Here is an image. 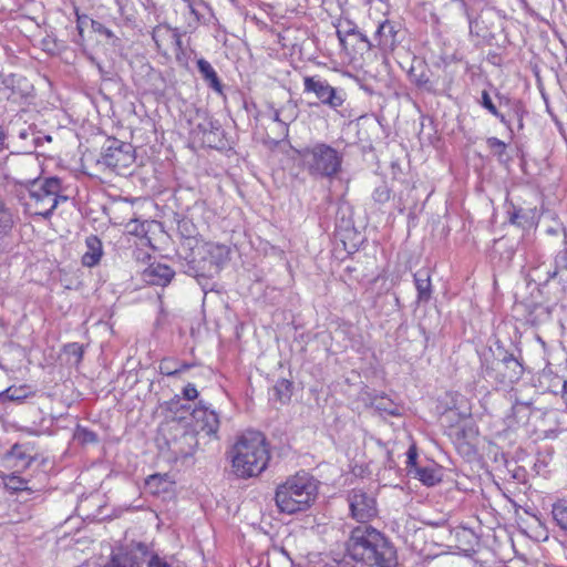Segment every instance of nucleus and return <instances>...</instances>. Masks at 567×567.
I'll use <instances>...</instances> for the list:
<instances>
[{
    "label": "nucleus",
    "instance_id": "obj_31",
    "mask_svg": "<svg viewBox=\"0 0 567 567\" xmlns=\"http://www.w3.org/2000/svg\"><path fill=\"white\" fill-rule=\"evenodd\" d=\"M190 368L187 363H181L177 360L173 358H167L162 360L159 364V370L162 374H165L167 377H173L182 373L185 370H188Z\"/></svg>",
    "mask_w": 567,
    "mask_h": 567
},
{
    "label": "nucleus",
    "instance_id": "obj_42",
    "mask_svg": "<svg viewBox=\"0 0 567 567\" xmlns=\"http://www.w3.org/2000/svg\"><path fill=\"white\" fill-rule=\"evenodd\" d=\"M260 114H261L262 120H269L272 124L281 123L280 110H276L271 105H268L267 110L262 111Z\"/></svg>",
    "mask_w": 567,
    "mask_h": 567
},
{
    "label": "nucleus",
    "instance_id": "obj_26",
    "mask_svg": "<svg viewBox=\"0 0 567 567\" xmlns=\"http://www.w3.org/2000/svg\"><path fill=\"white\" fill-rule=\"evenodd\" d=\"M141 559L133 553H116L111 556L105 567H141Z\"/></svg>",
    "mask_w": 567,
    "mask_h": 567
},
{
    "label": "nucleus",
    "instance_id": "obj_58",
    "mask_svg": "<svg viewBox=\"0 0 567 567\" xmlns=\"http://www.w3.org/2000/svg\"><path fill=\"white\" fill-rule=\"evenodd\" d=\"M138 549H140L143 554H145V553H146V546H145V545H143V544H138Z\"/></svg>",
    "mask_w": 567,
    "mask_h": 567
},
{
    "label": "nucleus",
    "instance_id": "obj_5",
    "mask_svg": "<svg viewBox=\"0 0 567 567\" xmlns=\"http://www.w3.org/2000/svg\"><path fill=\"white\" fill-rule=\"evenodd\" d=\"M198 430L184 420H171L159 427L158 446L169 453V458L177 461L193 456L198 446Z\"/></svg>",
    "mask_w": 567,
    "mask_h": 567
},
{
    "label": "nucleus",
    "instance_id": "obj_4",
    "mask_svg": "<svg viewBox=\"0 0 567 567\" xmlns=\"http://www.w3.org/2000/svg\"><path fill=\"white\" fill-rule=\"evenodd\" d=\"M229 257V248L216 243H196L185 255L184 272L196 278L206 288L209 280L219 274Z\"/></svg>",
    "mask_w": 567,
    "mask_h": 567
},
{
    "label": "nucleus",
    "instance_id": "obj_59",
    "mask_svg": "<svg viewBox=\"0 0 567 567\" xmlns=\"http://www.w3.org/2000/svg\"><path fill=\"white\" fill-rule=\"evenodd\" d=\"M292 385V383L286 379V390H289V388Z\"/></svg>",
    "mask_w": 567,
    "mask_h": 567
},
{
    "label": "nucleus",
    "instance_id": "obj_21",
    "mask_svg": "<svg viewBox=\"0 0 567 567\" xmlns=\"http://www.w3.org/2000/svg\"><path fill=\"white\" fill-rule=\"evenodd\" d=\"M414 285L417 291V302H429L432 297V285L427 269H420L414 275Z\"/></svg>",
    "mask_w": 567,
    "mask_h": 567
},
{
    "label": "nucleus",
    "instance_id": "obj_62",
    "mask_svg": "<svg viewBox=\"0 0 567 567\" xmlns=\"http://www.w3.org/2000/svg\"><path fill=\"white\" fill-rule=\"evenodd\" d=\"M468 21H470V27L472 28L473 25V21L471 20V18L468 17Z\"/></svg>",
    "mask_w": 567,
    "mask_h": 567
},
{
    "label": "nucleus",
    "instance_id": "obj_16",
    "mask_svg": "<svg viewBox=\"0 0 567 567\" xmlns=\"http://www.w3.org/2000/svg\"><path fill=\"white\" fill-rule=\"evenodd\" d=\"M192 423L196 430L205 432L207 435L216 434L219 429V419L215 411L200 406L193 410Z\"/></svg>",
    "mask_w": 567,
    "mask_h": 567
},
{
    "label": "nucleus",
    "instance_id": "obj_44",
    "mask_svg": "<svg viewBox=\"0 0 567 567\" xmlns=\"http://www.w3.org/2000/svg\"><path fill=\"white\" fill-rule=\"evenodd\" d=\"M486 143L488 147L495 150L496 154H498L499 156L503 155L506 150V144L503 141L498 140L497 137H488L486 140Z\"/></svg>",
    "mask_w": 567,
    "mask_h": 567
},
{
    "label": "nucleus",
    "instance_id": "obj_15",
    "mask_svg": "<svg viewBox=\"0 0 567 567\" xmlns=\"http://www.w3.org/2000/svg\"><path fill=\"white\" fill-rule=\"evenodd\" d=\"M142 276L148 285L166 287L175 277V270L166 264L152 262Z\"/></svg>",
    "mask_w": 567,
    "mask_h": 567
},
{
    "label": "nucleus",
    "instance_id": "obj_17",
    "mask_svg": "<svg viewBox=\"0 0 567 567\" xmlns=\"http://www.w3.org/2000/svg\"><path fill=\"white\" fill-rule=\"evenodd\" d=\"M563 231L565 236V247L555 256L554 269L548 270L546 282L549 279L557 278L563 286H567V234L565 229H563Z\"/></svg>",
    "mask_w": 567,
    "mask_h": 567
},
{
    "label": "nucleus",
    "instance_id": "obj_3",
    "mask_svg": "<svg viewBox=\"0 0 567 567\" xmlns=\"http://www.w3.org/2000/svg\"><path fill=\"white\" fill-rule=\"evenodd\" d=\"M233 472L240 478H249L262 473L270 460L266 437L258 431L243 433L229 452Z\"/></svg>",
    "mask_w": 567,
    "mask_h": 567
},
{
    "label": "nucleus",
    "instance_id": "obj_7",
    "mask_svg": "<svg viewBox=\"0 0 567 567\" xmlns=\"http://www.w3.org/2000/svg\"><path fill=\"white\" fill-rule=\"evenodd\" d=\"M317 481L306 471L286 480V514L303 512L317 495Z\"/></svg>",
    "mask_w": 567,
    "mask_h": 567
},
{
    "label": "nucleus",
    "instance_id": "obj_43",
    "mask_svg": "<svg viewBox=\"0 0 567 567\" xmlns=\"http://www.w3.org/2000/svg\"><path fill=\"white\" fill-rule=\"evenodd\" d=\"M509 221L513 225L523 226L524 220H526V215L523 210V208H516L514 207L513 212H509Z\"/></svg>",
    "mask_w": 567,
    "mask_h": 567
},
{
    "label": "nucleus",
    "instance_id": "obj_11",
    "mask_svg": "<svg viewBox=\"0 0 567 567\" xmlns=\"http://www.w3.org/2000/svg\"><path fill=\"white\" fill-rule=\"evenodd\" d=\"M7 462L11 463L18 470H25L34 463L43 464L45 458L40 455L34 443H16L6 454Z\"/></svg>",
    "mask_w": 567,
    "mask_h": 567
},
{
    "label": "nucleus",
    "instance_id": "obj_41",
    "mask_svg": "<svg viewBox=\"0 0 567 567\" xmlns=\"http://www.w3.org/2000/svg\"><path fill=\"white\" fill-rule=\"evenodd\" d=\"M91 28L94 32L104 35L107 39L115 38L114 33L106 28L102 22L96 20H90Z\"/></svg>",
    "mask_w": 567,
    "mask_h": 567
},
{
    "label": "nucleus",
    "instance_id": "obj_60",
    "mask_svg": "<svg viewBox=\"0 0 567 567\" xmlns=\"http://www.w3.org/2000/svg\"><path fill=\"white\" fill-rule=\"evenodd\" d=\"M281 393H282L281 391L276 392V399H277V400H280V395H281Z\"/></svg>",
    "mask_w": 567,
    "mask_h": 567
},
{
    "label": "nucleus",
    "instance_id": "obj_36",
    "mask_svg": "<svg viewBox=\"0 0 567 567\" xmlns=\"http://www.w3.org/2000/svg\"><path fill=\"white\" fill-rule=\"evenodd\" d=\"M73 439L82 445L96 443L99 441L97 434L95 432L80 425L76 426Z\"/></svg>",
    "mask_w": 567,
    "mask_h": 567
},
{
    "label": "nucleus",
    "instance_id": "obj_47",
    "mask_svg": "<svg viewBox=\"0 0 567 567\" xmlns=\"http://www.w3.org/2000/svg\"><path fill=\"white\" fill-rule=\"evenodd\" d=\"M354 37L358 38V40L362 43H364L367 45V48L369 50L373 49L374 48V42H373V39L370 40L363 32H361L359 29H358V33H354L353 34Z\"/></svg>",
    "mask_w": 567,
    "mask_h": 567
},
{
    "label": "nucleus",
    "instance_id": "obj_9",
    "mask_svg": "<svg viewBox=\"0 0 567 567\" xmlns=\"http://www.w3.org/2000/svg\"><path fill=\"white\" fill-rule=\"evenodd\" d=\"M305 93H313L319 102L337 111L346 102V93L331 86L327 80L319 76L303 78Z\"/></svg>",
    "mask_w": 567,
    "mask_h": 567
},
{
    "label": "nucleus",
    "instance_id": "obj_37",
    "mask_svg": "<svg viewBox=\"0 0 567 567\" xmlns=\"http://www.w3.org/2000/svg\"><path fill=\"white\" fill-rule=\"evenodd\" d=\"M63 351L70 358H73L72 363L79 364L83 358L84 349L83 346L78 342L68 343L64 346ZM71 361V359H69Z\"/></svg>",
    "mask_w": 567,
    "mask_h": 567
},
{
    "label": "nucleus",
    "instance_id": "obj_49",
    "mask_svg": "<svg viewBox=\"0 0 567 567\" xmlns=\"http://www.w3.org/2000/svg\"><path fill=\"white\" fill-rule=\"evenodd\" d=\"M390 405H391V406H390V408H388V406L383 405V403H382V402H380V403L377 405V408H378L379 410H383V411L388 412V413H389V414H391V415H399V414H400V412H399V408H398L396 405H394L392 402L390 403Z\"/></svg>",
    "mask_w": 567,
    "mask_h": 567
},
{
    "label": "nucleus",
    "instance_id": "obj_1",
    "mask_svg": "<svg viewBox=\"0 0 567 567\" xmlns=\"http://www.w3.org/2000/svg\"><path fill=\"white\" fill-rule=\"evenodd\" d=\"M16 172L21 176L16 183L23 186L28 192V199L23 203L24 210L33 216H40L48 219L53 214L59 202L66 200V196H61V179L58 177H47L41 179L38 173V158L32 154L16 155L11 159Z\"/></svg>",
    "mask_w": 567,
    "mask_h": 567
},
{
    "label": "nucleus",
    "instance_id": "obj_23",
    "mask_svg": "<svg viewBox=\"0 0 567 567\" xmlns=\"http://www.w3.org/2000/svg\"><path fill=\"white\" fill-rule=\"evenodd\" d=\"M409 475L417 478L425 486H434L442 481L441 471L434 466H421L409 470Z\"/></svg>",
    "mask_w": 567,
    "mask_h": 567
},
{
    "label": "nucleus",
    "instance_id": "obj_30",
    "mask_svg": "<svg viewBox=\"0 0 567 567\" xmlns=\"http://www.w3.org/2000/svg\"><path fill=\"white\" fill-rule=\"evenodd\" d=\"M28 481L16 475L9 474L3 476V485L7 489L11 492H27L28 494L32 493V488L28 486Z\"/></svg>",
    "mask_w": 567,
    "mask_h": 567
},
{
    "label": "nucleus",
    "instance_id": "obj_46",
    "mask_svg": "<svg viewBox=\"0 0 567 567\" xmlns=\"http://www.w3.org/2000/svg\"><path fill=\"white\" fill-rule=\"evenodd\" d=\"M513 117L516 120L517 122V127L520 130L523 128V114H524V111L522 109V105L518 103L515 105V107L513 109Z\"/></svg>",
    "mask_w": 567,
    "mask_h": 567
},
{
    "label": "nucleus",
    "instance_id": "obj_14",
    "mask_svg": "<svg viewBox=\"0 0 567 567\" xmlns=\"http://www.w3.org/2000/svg\"><path fill=\"white\" fill-rule=\"evenodd\" d=\"M398 33L399 30L392 21L384 20L380 22L373 35L374 48L382 51H393L399 43Z\"/></svg>",
    "mask_w": 567,
    "mask_h": 567
},
{
    "label": "nucleus",
    "instance_id": "obj_38",
    "mask_svg": "<svg viewBox=\"0 0 567 567\" xmlns=\"http://www.w3.org/2000/svg\"><path fill=\"white\" fill-rule=\"evenodd\" d=\"M372 198L378 204H385L391 198L390 187L386 184H381L373 190Z\"/></svg>",
    "mask_w": 567,
    "mask_h": 567
},
{
    "label": "nucleus",
    "instance_id": "obj_28",
    "mask_svg": "<svg viewBox=\"0 0 567 567\" xmlns=\"http://www.w3.org/2000/svg\"><path fill=\"white\" fill-rule=\"evenodd\" d=\"M409 78L417 89L430 93L435 92L434 83L430 80V76L424 69L417 72V69L412 66L409 71Z\"/></svg>",
    "mask_w": 567,
    "mask_h": 567
},
{
    "label": "nucleus",
    "instance_id": "obj_2",
    "mask_svg": "<svg viewBox=\"0 0 567 567\" xmlns=\"http://www.w3.org/2000/svg\"><path fill=\"white\" fill-rule=\"evenodd\" d=\"M347 555L365 567H398V553L392 542L371 525L354 527L344 543Z\"/></svg>",
    "mask_w": 567,
    "mask_h": 567
},
{
    "label": "nucleus",
    "instance_id": "obj_52",
    "mask_svg": "<svg viewBox=\"0 0 567 567\" xmlns=\"http://www.w3.org/2000/svg\"><path fill=\"white\" fill-rule=\"evenodd\" d=\"M6 140H7V134H6L4 130L2 128V126H0V152L8 148V146L6 144Z\"/></svg>",
    "mask_w": 567,
    "mask_h": 567
},
{
    "label": "nucleus",
    "instance_id": "obj_57",
    "mask_svg": "<svg viewBox=\"0 0 567 567\" xmlns=\"http://www.w3.org/2000/svg\"><path fill=\"white\" fill-rule=\"evenodd\" d=\"M182 390H196L193 383H187Z\"/></svg>",
    "mask_w": 567,
    "mask_h": 567
},
{
    "label": "nucleus",
    "instance_id": "obj_55",
    "mask_svg": "<svg viewBox=\"0 0 567 567\" xmlns=\"http://www.w3.org/2000/svg\"><path fill=\"white\" fill-rule=\"evenodd\" d=\"M159 480H161L159 475H157V474H155V475H151V476L148 477V480L146 481V484H147L148 486H151L153 483H155V482H157V481H159Z\"/></svg>",
    "mask_w": 567,
    "mask_h": 567
},
{
    "label": "nucleus",
    "instance_id": "obj_50",
    "mask_svg": "<svg viewBox=\"0 0 567 567\" xmlns=\"http://www.w3.org/2000/svg\"><path fill=\"white\" fill-rule=\"evenodd\" d=\"M169 42L174 45L175 51H184L182 37L177 30H176V37H172Z\"/></svg>",
    "mask_w": 567,
    "mask_h": 567
},
{
    "label": "nucleus",
    "instance_id": "obj_54",
    "mask_svg": "<svg viewBox=\"0 0 567 567\" xmlns=\"http://www.w3.org/2000/svg\"><path fill=\"white\" fill-rule=\"evenodd\" d=\"M175 55H176V61L179 64H182V65L186 64V58H185L184 51H175Z\"/></svg>",
    "mask_w": 567,
    "mask_h": 567
},
{
    "label": "nucleus",
    "instance_id": "obj_56",
    "mask_svg": "<svg viewBox=\"0 0 567 567\" xmlns=\"http://www.w3.org/2000/svg\"><path fill=\"white\" fill-rule=\"evenodd\" d=\"M28 136H29V132H28V130H25V128H24V130H21V131L19 132V137H20V138L25 140Z\"/></svg>",
    "mask_w": 567,
    "mask_h": 567
},
{
    "label": "nucleus",
    "instance_id": "obj_6",
    "mask_svg": "<svg viewBox=\"0 0 567 567\" xmlns=\"http://www.w3.org/2000/svg\"><path fill=\"white\" fill-rule=\"evenodd\" d=\"M292 159L299 158L302 166L307 167L312 175L331 177L341 167L342 158L338 152L329 145L318 144L313 148L295 150L291 147ZM286 155L288 152L286 151Z\"/></svg>",
    "mask_w": 567,
    "mask_h": 567
},
{
    "label": "nucleus",
    "instance_id": "obj_39",
    "mask_svg": "<svg viewBox=\"0 0 567 567\" xmlns=\"http://www.w3.org/2000/svg\"><path fill=\"white\" fill-rule=\"evenodd\" d=\"M34 392H28L23 395H13V394H9V392H0V405L4 406L7 405L8 403H12V402H16V403H22L23 400H25L27 398H29L30 394H33Z\"/></svg>",
    "mask_w": 567,
    "mask_h": 567
},
{
    "label": "nucleus",
    "instance_id": "obj_10",
    "mask_svg": "<svg viewBox=\"0 0 567 567\" xmlns=\"http://www.w3.org/2000/svg\"><path fill=\"white\" fill-rule=\"evenodd\" d=\"M351 515L360 523H367L377 516V501L374 496L362 488H353L348 495Z\"/></svg>",
    "mask_w": 567,
    "mask_h": 567
},
{
    "label": "nucleus",
    "instance_id": "obj_8",
    "mask_svg": "<svg viewBox=\"0 0 567 567\" xmlns=\"http://www.w3.org/2000/svg\"><path fill=\"white\" fill-rule=\"evenodd\" d=\"M135 161L134 148L130 143L109 138L97 164H103L118 175H126Z\"/></svg>",
    "mask_w": 567,
    "mask_h": 567
},
{
    "label": "nucleus",
    "instance_id": "obj_35",
    "mask_svg": "<svg viewBox=\"0 0 567 567\" xmlns=\"http://www.w3.org/2000/svg\"><path fill=\"white\" fill-rule=\"evenodd\" d=\"M481 103H482L483 107L488 110L493 115L497 116L499 118V121L509 128L511 132L513 131L511 127L512 120L507 118L504 114H501L497 111V109H496L495 104L493 103L487 91L482 92V102Z\"/></svg>",
    "mask_w": 567,
    "mask_h": 567
},
{
    "label": "nucleus",
    "instance_id": "obj_27",
    "mask_svg": "<svg viewBox=\"0 0 567 567\" xmlns=\"http://www.w3.org/2000/svg\"><path fill=\"white\" fill-rule=\"evenodd\" d=\"M551 516L555 524L567 536V499H558L553 504Z\"/></svg>",
    "mask_w": 567,
    "mask_h": 567
},
{
    "label": "nucleus",
    "instance_id": "obj_18",
    "mask_svg": "<svg viewBox=\"0 0 567 567\" xmlns=\"http://www.w3.org/2000/svg\"><path fill=\"white\" fill-rule=\"evenodd\" d=\"M511 415L517 423H526L533 412L534 401L532 399H520L516 395L509 396Z\"/></svg>",
    "mask_w": 567,
    "mask_h": 567
},
{
    "label": "nucleus",
    "instance_id": "obj_34",
    "mask_svg": "<svg viewBox=\"0 0 567 567\" xmlns=\"http://www.w3.org/2000/svg\"><path fill=\"white\" fill-rule=\"evenodd\" d=\"M358 33L357 24L350 19L339 21L337 25V37L342 48H346V38Z\"/></svg>",
    "mask_w": 567,
    "mask_h": 567
},
{
    "label": "nucleus",
    "instance_id": "obj_40",
    "mask_svg": "<svg viewBox=\"0 0 567 567\" xmlns=\"http://www.w3.org/2000/svg\"><path fill=\"white\" fill-rule=\"evenodd\" d=\"M414 467H421L417 464V449L415 444L410 445L406 452V471L413 470Z\"/></svg>",
    "mask_w": 567,
    "mask_h": 567
},
{
    "label": "nucleus",
    "instance_id": "obj_19",
    "mask_svg": "<svg viewBox=\"0 0 567 567\" xmlns=\"http://www.w3.org/2000/svg\"><path fill=\"white\" fill-rule=\"evenodd\" d=\"M440 402L439 409L442 413L451 410H456L460 415L471 414V409L467 403L463 401L461 392H444V398L437 399Z\"/></svg>",
    "mask_w": 567,
    "mask_h": 567
},
{
    "label": "nucleus",
    "instance_id": "obj_20",
    "mask_svg": "<svg viewBox=\"0 0 567 567\" xmlns=\"http://www.w3.org/2000/svg\"><path fill=\"white\" fill-rule=\"evenodd\" d=\"M85 245L87 250L82 256V264L86 267H94L103 255L102 241L97 236L91 235L86 237Z\"/></svg>",
    "mask_w": 567,
    "mask_h": 567
},
{
    "label": "nucleus",
    "instance_id": "obj_63",
    "mask_svg": "<svg viewBox=\"0 0 567 567\" xmlns=\"http://www.w3.org/2000/svg\"><path fill=\"white\" fill-rule=\"evenodd\" d=\"M285 556H286V558H288L289 560H291L287 551L285 553Z\"/></svg>",
    "mask_w": 567,
    "mask_h": 567
},
{
    "label": "nucleus",
    "instance_id": "obj_22",
    "mask_svg": "<svg viewBox=\"0 0 567 567\" xmlns=\"http://www.w3.org/2000/svg\"><path fill=\"white\" fill-rule=\"evenodd\" d=\"M501 363L504 368L503 377L511 384L518 381L524 373L523 364L513 354L505 353Z\"/></svg>",
    "mask_w": 567,
    "mask_h": 567
},
{
    "label": "nucleus",
    "instance_id": "obj_53",
    "mask_svg": "<svg viewBox=\"0 0 567 567\" xmlns=\"http://www.w3.org/2000/svg\"><path fill=\"white\" fill-rule=\"evenodd\" d=\"M90 20L91 19L87 17L78 19V29H79L80 34H82V32H83V27L86 25L87 23H90Z\"/></svg>",
    "mask_w": 567,
    "mask_h": 567
},
{
    "label": "nucleus",
    "instance_id": "obj_24",
    "mask_svg": "<svg viewBox=\"0 0 567 567\" xmlns=\"http://www.w3.org/2000/svg\"><path fill=\"white\" fill-rule=\"evenodd\" d=\"M177 230L179 235L185 239V241L182 244L183 248H187L188 250L196 245V243H200L197 239V227L193 223L192 219L184 217L178 220L177 223Z\"/></svg>",
    "mask_w": 567,
    "mask_h": 567
},
{
    "label": "nucleus",
    "instance_id": "obj_12",
    "mask_svg": "<svg viewBox=\"0 0 567 567\" xmlns=\"http://www.w3.org/2000/svg\"><path fill=\"white\" fill-rule=\"evenodd\" d=\"M199 392H181L168 401L164 402L166 410L172 413V420H184L192 422L193 410H197L195 400Z\"/></svg>",
    "mask_w": 567,
    "mask_h": 567
},
{
    "label": "nucleus",
    "instance_id": "obj_25",
    "mask_svg": "<svg viewBox=\"0 0 567 567\" xmlns=\"http://www.w3.org/2000/svg\"><path fill=\"white\" fill-rule=\"evenodd\" d=\"M197 68L202 78L207 82L208 86L215 92L221 94L223 84L212 64L202 58L197 60Z\"/></svg>",
    "mask_w": 567,
    "mask_h": 567
},
{
    "label": "nucleus",
    "instance_id": "obj_29",
    "mask_svg": "<svg viewBox=\"0 0 567 567\" xmlns=\"http://www.w3.org/2000/svg\"><path fill=\"white\" fill-rule=\"evenodd\" d=\"M172 37H176V29L166 24H158L152 31V39L158 51L162 50L165 42H169Z\"/></svg>",
    "mask_w": 567,
    "mask_h": 567
},
{
    "label": "nucleus",
    "instance_id": "obj_45",
    "mask_svg": "<svg viewBox=\"0 0 567 567\" xmlns=\"http://www.w3.org/2000/svg\"><path fill=\"white\" fill-rule=\"evenodd\" d=\"M284 484H279L276 488L275 502L279 509V513H284Z\"/></svg>",
    "mask_w": 567,
    "mask_h": 567
},
{
    "label": "nucleus",
    "instance_id": "obj_48",
    "mask_svg": "<svg viewBox=\"0 0 567 567\" xmlns=\"http://www.w3.org/2000/svg\"><path fill=\"white\" fill-rule=\"evenodd\" d=\"M148 567H171L166 561L161 559L157 555H153L148 561Z\"/></svg>",
    "mask_w": 567,
    "mask_h": 567
},
{
    "label": "nucleus",
    "instance_id": "obj_61",
    "mask_svg": "<svg viewBox=\"0 0 567 567\" xmlns=\"http://www.w3.org/2000/svg\"><path fill=\"white\" fill-rule=\"evenodd\" d=\"M548 233H550V234H555L556 231H555L553 228H549V229H548Z\"/></svg>",
    "mask_w": 567,
    "mask_h": 567
},
{
    "label": "nucleus",
    "instance_id": "obj_33",
    "mask_svg": "<svg viewBox=\"0 0 567 567\" xmlns=\"http://www.w3.org/2000/svg\"><path fill=\"white\" fill-rule=\"evenodd\" d=\"M540 386H546L547 390L550 388H561V390H567V380L559 375H553L548 370H544L539 377Z\"/></svg>",
    "mask_w": 567,
    "mask_h": 567
},
{
    "label": "nucleus",
    "instance_id": "obj_51",
    "mask_svg": "<svg viewBox=\"0 0 567 567\" xmlns=\"http://www.w3.org/2000/svg\"><path fill=\"white\" fill-rule=\"evenodd\" d=\"M264 142L270 148H274V147H277L280 144L281 141L280 140H276V138L269 136V134H267V136L265 137Z\"/></svg>",
    "mask_w": 567,
    "mask_h": 567
},
{
    "label": "nucleus",
    "instance_id": "obj_13",
    "mask_svg": "<svg viewBox=\"0 0 567 567\" xmlns=\"http://www.w3.org/2000/svg\"><path fill=\"white\" fill-rule=\"evenodd\" d=\"M197 131L202 133V141L208 147L223 150L227 146V140L220 123L207 114L197 124Z\"/></svg>",
    "mask_w": 567,
    "mask_h": 567
},
{
    "label": "nucleus",
    "instance_id": "obj_32",
    "mask_svg": "<svg viewBox=\"0 0 567 567\" xmlns=\"http://www.w3.org/2000/svg\"><path fill=\"white\" fill-rule=\"evenodd\" d=\"M13 227V217L4 200L0 196V239L6 237Z\"/></svg>",
    "mask_w": 567,
    "mask_h": 567
}]
</instances>
